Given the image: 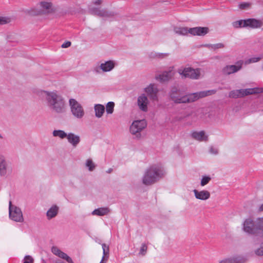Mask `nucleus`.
Here are the masks:
<instances>
[{
	"instance_id": "f257e3e1",
	"label": "nucleus",
	"mask_w": 263,
	"mask_h": 263,
	"mask_svg": "<svg viewBox=\"0 0 263 263\" xmlns=\"http://www.w3.org/2000/svg\"><path fill=\"white\" fill-rule=\"evenodd\" d=\"M40 96L45 97L49 108L58 114L65 111V104L63 98L57 91H48L41 90Z\"/></svg>"
},
{
	"instance_id": "f03ea898",
	"label": "nucleus",
	"mask_w": 263,
	"mask_h": 263,
	"mask_svg": "<svg viewBox=\"0 0 263 263\" xmlns=\"http://www.w3.org/2000/svg\"><path fill=\"white\" fill-rule=\"evenodd\" d=\"M216 91L217 90L215 89H212L192 93L183 97H179L177 96L179 93V90L174 87L170 91V96L176 103H186L193 102L200 98L215 94Z\"/></svg>"
},
{
	"instance_id": "7ed1b4c3",
	"label": "nucleus",
	"mask_w": 263,
	"mask_h": 263,
	"mask_svg": "<svg viewBox=\"0 0 263 263\" xmlns=\"http://www.w3.org/2000/svg\"><path fill=\"white\" fill-rule=\"evenodd\" d=\"M165 174V171L161 164H154L145 171L142 178L143 183L151 185L159 180Z\"/></svg>"
},
{
	"instance_id": "20e7f679",
	"label": "nucleus",
	"mask_w": 263,
	"mask_h": 263,
	"mask_svg": "<svg viewBox=\"0 0 263 263\" xmlns=\"http://www.w3.org/2000/svg\"><path fill=\"white\" fill-rule=\"evenodd\" d=\"M174 31L176 34L182 35H186L190 34L193 35L203 36L209 31L208 27H196L193 28L176 27Z\"/></svg>"
},
{
	"instance_id": "39448f33",
	"label": "nucleus",
	"mask_w": 263,
	"mask_h": 263,
	"mask_svg": "<svg viewBox=\"0 0 263 263\" xmlns=\"http://www.w3.org/2000/svg\"><path fill=\"white\" fill-rule=\"evenodd\" d=\"M102 3V0H94L89 6V12L93 14L103 17H109L112 15L111 13L104 9H100L98 6H100Z\"/></svg>"
},
{
	"instance_id": "423d86ee",
	"label": "nucleus",
	"mask_w": 263,
	"mask_h": 263,
	"mask_svg": "<svg viewBox=\"0 0 263 263\" xmlns=\"http://www.w3.org/2000/svg\"><path fill=\"white\" fill-rule=\"evenodd\" d=\"M69 105L72 115L77 119L82 118L85 114L82 105L74 99L69 100Z\"/></svg>"
},
{
	"instance_id": "0eeeda50",
	"label": "nucleus",
	"mask_w": 263,
	"mask_h": 263,
	"mask_svg": "<svg viewBox=\"0 0 263 263\" xmlns=\"http://www.w3.org/2000/svg\"><path fill=\"white\" fill-rule=\"evenodd\" d=\"M147 126V122L145 120H140L134 121L130 126L129 130L130 133L135 135L137 138L141 137V132Z\"/></svg>"
},
{
	"instance_id": "6e6552de",
	"label": "nucleus",
	"mask_w": 263,
	"mask_h": 263,
	"mask_svg": "<svg viewBox=\"0 0 263 263\" xmlns=\"http://www.w3.org/2000/svg\"><path fill=\"white\" fill-rule=\"evenodd\" d=\"M9 213L10 218L16 222H22L24 220L23 213L20 208L12 205L9 201Z\"/></svg>"
},
{
	"instance_id": "1a4fd4ad",
	"label": "nucleus",
	"mask_w": 263,
	"mask_h": 263,
	"mask_svg": "<svg viewBox=\"0 0 263 263\" xmlns=\"http://www.w3.org/2000/svg\"><path fill=\"white\" fill-rule=\"evenodd\" d=\"M178 73L184 78H189L192 79H198L200 74V69H194L191 67H186L183 69H179Z\"/></svg>"
},
{
	"instance_id": "9d476101",
	"label": "nucleus",
	"mask_w": 263,
	"mask_h": 263,
	"mask_svg": "<svg viewBox=\"0 0 263 263\" xmlns=\"http://www.w3.org/2000/svg\"><path fill=\"white\" fill-rule=\"evenodd\" d=\"M115 65L116 63L115 61L111 60L107 61L101 63L100 65L94 66L92 69V71L97 73H99L101 71L109 72L114 68Z\"/></svg>"
},
{
	"instance_id": "9b49d317",
	"label": "nucleus",
	"mask_w": 263,
	"mask_h": 263,
	"mask_svg": "<svg viewBox=\"0 0 263 263\" xmlns=\"http://www.w3.org/2000/svg\"><path fill=\"white\" fill-rule=\"evenodd\" d=\"M37 6L39 10L34 12H31L32 14L37 15L50 13L53 11L52 4L48 1L41 2Z\"/></svg>"
},
{
	"instance_id": "f8f14e48",
	"label": "nucleus",
	"mask_w": 263,
	"mask_h": 263,
	"mask_svg": "<svg viewBox=\"0 0 263 263\" xmlns=\"http://www.w3.org/2000/svg\"><path fill=\"white\" fill-rule=\"evenodd\" d=\"M242 229L244 232L249 234L258 236L256 221L254 222L251 218H247L245 220L243 223Z\"/></svg>"
},
{
	"instance_id": "ddd939ff",
	"label": "nucleus",
	"mask_w": 263,
	"mask_h": 263,
	"mask_svg": "<svg viewBox=\"0 0 263 263\" xmlns=\"http://www.w3.org/2000/svg\"><path fill=\"white\" fill-rule=\"evenodd\" d=\"M11 168L6 161L5 156L0 155V176L5 177L11 172Z\"/></svg>"
},
{
	"instance_id": "4468645a",
	"label": "nucleus",
	"mask_w": 263,
	"mask_h": 263,
	"mask_svg": "<svg viewBox=\"0 0 263 263\" xmlns=\"http://www.w3.org/2000/svg\"><path fill=\"white\" fill-rule=\"evenodd\" d=\"M242 67V62H237L236 65H227L222 70V73L229 75L239 71Z\"/></svg>"
},
{
	"instance_id": "2eb2a0df",
	"label": "nucleus",
	"mask_w": 263,
	"mask_h": 263,
	"mask_svg": "<svg viewBox=\"0 0 263 263\" xmlns=\"http://www.w3.org/2000/svg\"><path fill=\"white\" fill-rule=\"evenodd\" d=\"M51 252L55 256L65 260L68 263H74L72 259L67 254L62 252L57 246H52L51 249Z\"/></svg>"
},
{
	"instance_id": "dca6fc26",
	"label": "nucleus",
	"mask_w": 263,
	"mask_h": 263,
	"mask_svg": "<svg viewBox=\"0 0 263 263\" xmlns=\"http://www.w3.org/2000/svg\"><path fill=\"white\" fill-rule=\"evenodd\" d=\"M173 68V67H170L168 70L165 71L161 74L156 76V79L162 82L168 81L174 74Z\"/></svg>"
},
{
	"instance_id": "f3484780",
	"label": "nucleus",
	"mask_w": 263,
	"mask_h": 263,
	"mask_svg": "<svg viewBox=\"0 0 263 263\" xmlns=\"http://www.w3.org/2000/svg\"><path fill=\"white\" fill-rule=\"evenodd\" d=\"M144 91L151 99L153 100H157V93L158 90L154 84H149L147 87L145 88Z\"/></svg>"
},
{
	"instance_id": "a211bd4d",
	"label": "nucleus",
	"mask_w": 263,
	"mask_h": 263,
	"mask_svg": "<svg viewBox=\"0 0 263 263\" xmlns=\"http://www.w3.org/2000/svg\"><path fill=\"white\" fill-rule=\"evenodd\" d=\"M193 192L195 198L201 200H206L210 198L211 196L210 192L207 190H203L199 191L198 190L194 189Z\"/></svg>"
},
{
	"instance_id": "6ab92c4d",
	"label": "nucleus",
	"mask_w": 263,
	"mask_h": 263,
	"mask_svg": "<svg viewBox=\"0 0 263 263\" xmlns=\"http://www.w3.org/2000/svg\"><path fill=\"white\" fill-rule=\"evenodd\" d=\"M238 90H240L238 95L239 97H242L249 95L261 92L262 91V89L258 87H255L253 88L238 89Z\"/></svg>"
},
{
	"instance_id": "aec40b11",
	"label": "nucleus",
	"mask_w": 263,
	"mask_h": 263,
	"mask_svg": "<svg viewBox=\"0 0 263 263\" xmlns=\"http://www.w3.org/2000/svg\"><path fill=\"white\" fill-rule=\"evenodd\" d=\"M66 139L68 142L73 147H77L81 141L80 137L79 135L71 132L67 134Z\"/></svg>"
},
{
	"instance_id": "412c9836",
	"label": "nucleus",
	"mask_w": 263,
	"mask_h": 263,
	"mask_svg": "<svg viewBox=\"0 0 263 263\" xmlns=\"http://www.w3.org/2000/svg\"><path fill=\"white\" fill-rule=\"evenodd\" d=\"M137 103L139 108L141 110L143 111H146L147 110L148 100L144 94L141 95L138 98Z\"/></svg>"
},
{
	"instance_id": "4be33fe9",
	"label": "nucleus",
	"mask_w": 263,
	"mask_h": 263,
	"mask_svg": "<svg viewBox=\"0 0 263 263\" xmlns=\"http://www.w3.org/2000/svg\"><path fill=\"white\" fill-rule=\"evenodd\" d=\"M263 25V22L261 20L255 18L246 19V27H249L252 29L259 28Z\"/></svg>"
},
{
	"instance_id": "5701e85b",
	"label": "nucleus",
	"mask_w": 263,
	"mask_h": 263,
	"mask_svg": "<svg viewBox=\"0 0 263 263\" xmlns=\"http://www.w3.org/2000/svg\"><path fill=\"white\" fill-rule=\"evenodd\" d=\"M191 137L195 140L198 141H206L208 139V136L203 130L194 131L191 134Z\"/></svg>"
},
{
	"instance_id": "b1692460",
	"label": "nucleus",
	"mask_w": 263,
	"mask_h": 263,
	"mask_svg": "<svg viewBox=\"0 0 263 263\" xmlns=\"http://www.w3.org/2000/svg\"><path fill=\"white\" fill-rule=\"evenodd\" d=\"M94 110L95 112V116L96 117L100 118L102 117L105 111V107L104 105L97 104L94 106Z\"/></svg>"
},
{
	"instance_id": "393cba45",
	"label": "nucleus",
	"mask_w": 263,
	"mask_h": 263,
	"mask_svg": "<svg viewBox=\"0 0 263 263\" xmlns=\"http://www.w3.org/2000/svg\"><path fill=\"white\" fill-rule=\"evenodd\" d=\"M59 208L58 206L52 205L47 212L46 215L48 219L55 217L58 213Z\"/></svg>"
},
{
	"instance_id": "a878e982",
	"label": "nucleus",
	"mask_w": 263,
	"mask_h": 263,
	"mask_svg": "<svg viewBox=\"0 0 263 263\" xmlns=\"http://www.w3.org/2000/svg\"><path fill=\"white\" fill-rule=\"evenodd\" d=\"M258 236L263 237V217L256 220Z\"/></svg>"
},
{
	"instance_id": "bb28decb",
	"label": "nucleus",
	"mask_w": 263,
	"mask_h": 263,
	"mask_svg": "<svg viewBox=\"0 0 263 263\" xmlns=\"http://www.w3.org/2000/svg\"><path fill=\"white\" fill-rule=\"evenodd\" d=\"M109 212L107 208H100L95 209L91 213L93 215L104 216L107 215Z\"/></svg>"
},
{
	"instance_id": "cd10ccee",
	"label": "nucleus",
	"mask_w": 263,
	"mask_h": 263,
	"mask_svg": "<svg viewBox=\"0 0 263 263\" xmlns=\"http://www.w3.org/2000/svg\"><path fill=\"white\" fill-rule=\"evenodd\" d=\"M242 259L239 256H235L230 258L223 259L219 263H241Z\"/></svg>"
},
{
	"instance_id": "c85d7f7f",
	"label": "nucleus",
	"mask_w": 263,
	"mask_h": 263,
	"mask_svg": "<svg viewBox=\"0 0 263 263\" xmlns=\"http://www.w3.org/2000/svg\"><path fill=\"white\" fill-rule=\"evenodd\" d=\"M54 137H59L62 139L66 138L67 134L63 130H54L52 133Z\"/></svg>"
},
{
	"instance_id": "c756f323",
	"label": "nucleus",
	"mask_w": 263,
	"mask_h": 263,
	"mask_svg": "<svg viewBox=\"0 0 263 263\" xmlns=\"http://www.w3.org/2000/svg\"><path fill=\"white\" fill-rule=\"evenodd\" d=\"M246 20H240L232 23V26L235 28H245Z\"/></svg>"
},
{
	"instance_id": "7c9ffc66",
	"label": "nucleus",
	"mask_w": 263,
	"mask_h": 263,
	"mask_svg": "<svg viewBox=\"0 0 263 263\" xmlns=\"http://www.w3.org/2000/svg\"><path fill=\"white\" fill-rule=\"evenodd\" d=\"M102 247L103 249V256L100 263H105V261L107 259V258H106V260L104 261L105 256L107 254H108L109 253V247L108 246H106L105 243L102 244ZM107 258H108V256L107 257Z\"/></svg>"
},
{
	"instance_id": "2f4dec72",
	"label": "nucleus",
	"mask_w": 263,
	"mask_h": 263,
	"mask_svg": "<svg viewBox=\"0 0 263 263\" xmlns=\"http://www.w3.org/2000/svg\"><path fill=\"white\" fill-rule=\"evenodd\" d=\"M204 47H208L210 49L216 50L219 48H222L224 45L223 44L219 43L215 44H205Z\"/></svg>"
},
{
	"instance_id": "473e14b6",
	"label": "nucleus",
	"mask_w": 263,
	"mask_h": 263,
	"mask_svg": "<svg viewBox=\"0 0 263 263\" xmlns=\"http://www.w3.org/2000/svg\"><path fill=\"white\" fill-rule=\"evenodd\" d=\"M115 103L110 101L106 105V111L107 114H112L114 110Z\"/></svg>"
},
{
	"instance_id": "72a5a7b5",
	"label": "nucleus",
	"mask_w": 263,
	"mask_h": 263,
	"mask_svg": "<svg viewBox=\"0 0 263 263\" xmlns=\"http://www.w3.org/2000/svg\"><path fill=\"white\" fill-rule=\"evenodd\" d=\"M212 178L210 176L207 175H203L202 176L201 181H200V185L201 186H204L208 184L210 181L211 180Z\"/></svg>"
},
{
	"instance_id": "f704fd0d",
	"label": "nucleus",
	"mask_w": 263,
	"mask_h": 263,
	"mask_svg": "<svg viewBox=\"0 0 263 263\" xmlns=\"http://www.w3.org/2000/svg\"><path fill=\"white\" fill-rule=\"evenodd\" d=\"M85 165L88 168L89 171H92L96 167L94 163L90 159H88L86 160Z\"/></svg>"
},
{
	"instance_id": "c9c22d12",
	"label": "nucleus",
	"mask_w": 263,
	"mask_h": 263,
	"mask_svg": "<svg viewBox=\"0 0 263 263\" xmlns=\"http://www.w3.org/2000/svg\"><path fill=\"white\" fill-rule=\"evenodd\" d=\"M240 90H234L232 91H231L229 93V97L232 98H239V92Z\"/></svg>"
},
{
	"instance_id": "e433bc0d",
	"label": "nucleus",
	"mask_w": 263,
	"mask_h": 263,
	"mask_svg": "<svg viewBox=\"0 0 263 263\" xmlns=\"http://www.w3.org/2000/svg\"><path fill=\"white\" fill-rule=\"evenodd\" d=\"M33 258L30 255H26L23 259V263H33Z\"/></svg>"
},
{
	"instance_id": "4c0bfd02",
	"label": "nucleus",
	"mask_w": 263,
	"mask_h": 263,
	"mask_svg": "<svg viewBox=\"0 0 263 263\" xmlns=\"http://www.w3.org/2000/svg\"><path fill=\"white\" fill-rule=\"evenodd\" d=\"M260 59L261 58L260 57H253L248 60L246 61V63L249 64L251 63H255L259 61L260 60Z\"/></svg>"
},
{
	"instance_id": "58836bf2",
	"label": "nucleus",
	"mask_w": 263,
	"mask_h": 263,
	"mask_svg": "<svg viewBox=\"0 0 263 263\" xmlns=\"http://www.w3.org/2000/svg\"><path fill=\"white\" fill-rule=\"evenodd\" d=\"M10 22V19L6 17L0 16V25L6 24Z\"/></svg>"
},
{
	"instance_id": "ea45409f",
	"label": "nucleus",
	"mask_w": 263,
	"mask_h": 263,
	"mask_svg": "<svg viewBox=\"0 0 263 263\" xmlns=\"http://www.w3.org/2000/svg\"><path fill=\"white\" fill-rule=\"evenodd\" d=\"M209 153L211 154L216 155L218 154V149L213 146H211L209 149Z\"/></svg>"
},
{
	"instance_id": "a19ab883",
	"label": "nucleus",
	"mask_w": 263,
	"mask_h": 263,
	"mask_svg": "<svg viewBox=\"0 0 263 263\" xmlns=\"http://www.w3.org/2000/svg\"><path fill=\"white\" fill-rule=\"evenodd\" d=\"M147 249V247L146 245L144 243H143L141 245V247L140 248V253L142 255H145V254L146 252Z\"/></svg>"
},
{
	"instance_id": "79ce46f5",
	"label": "nucleus",
	"mask_w": 263,
	"mask_h": 263,
	"mask_svg": "<svg viewBox=\"0 0 263 263\" xmlns=\"http://www.w3.org/2000/svg\"><path fill=\"white\" fill-rule=\"evenodd\" d=\"M255 253L258 256L263 255V243L259 248L255 250Z\"/></svg>"
},
{
	"instance_id": "37998d69",
	"label": "nucleus",
	"mask_w": 263,
	"mask_h": 263,
	"mask_svg": "<svg viewBox=\"0 0 263 263\" xmlns=\"http://www.w3.org/2000/svg\"><path fill=\"white\" fill-rule=\"evenodd\" d=\"M238 6L240 9H245L249 7V4L248 3L242 2L240 3Z\"/></svg>"
},
{
	"instance_id": "c03bdc74",
	"label": "nucleus",
	"mask_w": 263,
	"mask_h": 263,
	"mask_svg": "<svg viewBox=\"0 0 263 263\" xmlns=\"http://www.w3.org/2000/svg\"><path fill=\"white\" fill-rule=\"evenodd\" d=\"M71 45V42L69 41H67L65 43H64L62 45L61 47L62 48H67L69 47Z\"/></svg>"
},
{
	"instance_id": "a18cd8bd",
	"label": "nucleus",
	"mask_w": 263,
	"mask_h": 263,
	"mask_svg": "<svg viewBox=\"0 0 263 263\" xmlns=\"http://www.w3.org/2000/svg\"><path fill=\"white\" fill-rule=\"evenodd\" d=\"M259 210L261 211H263V203L259 207Z\"/></svg>"
},
{
	"instance_id": "49530a36",
	"label": "nucleus",
	"mask_w": 263,
	"mask_h": 263,
	"mask_svg": "<svg viewBox=\"0 0 263 263\" xmlns=\"http://www.w3.org/2000/svg\"><path fill=\"white\" fill-rule=\"evenodd\" d=\"M112 168H109V169H108V170L106 171V172H107V173H111V172H112Z\"/></svg>"
},
{
	"instance_id": "de8ad7c7",
	"label": "nucleus",
	"mask_w": 263,
	"mask_h": 263,
	"mask_svg": "<svg viewBox=\"0 0 263 263\" xmlns=\"http://www.w3.org/2000/svg\"><path fill=\"white\" fill-rule=\"evenodd\" d=\"M41 263H46V262L45 259H42Z\"/></svg>"
},
{
	"instance_id": "09e8293b",
	"label": "nucleus",
	"mask_w": 263,
	"mask_h": 263,
	"mask_svg": "<svg viewBox=\"0 0 263 263\" xmlns=\"http://www.w3.org/2000/svg\"><path fill=\"white\" fill-rule=\"evenodd\" d=\"M55 263H65V262L59 260V261H57Z\"/></svg>"
},
{
	"instance_id": "8fccbe9b",
	"label": "nucleus",
	"mask_w": 263,
	"mask_h": 263,
	"mask_svg": "<svg viewBox=\"0 0 263 263\" xmlns=\"http://www.w3.org/2000/svg\"><path fill=\"white\" fill-rule=\"evenodd\" d=\"M167 55V54H166V53H164V54H163V53L159 54V56H160V55Z\"/></svg>"
},
{
	"instance_id": "3c124183",
	"label": "nucleus",
	"mask_w": 263,
	"mask_h": 263,
	"mask_svg": "<svg viewBox=\"0 0 263 263\" xmlns=\"http://www.w3.org/2000/svg\"><path fill=\"white\" fill-rule=\"evenodd\" d=\"M3 138V137H2V135L0 134V138Z\"/></svg>"
}]
</instances>
